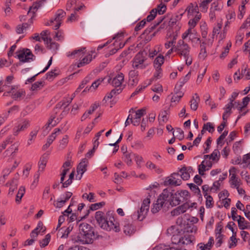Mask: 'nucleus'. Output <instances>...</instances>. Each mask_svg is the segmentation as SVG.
<instances>
[{
  "label": "nucleus",
  "instance_id": "1",
  "mask_svg": "<svg viewBox=\"0 0 250 250\" xmlns=\"http://www.w3.org/2000/svg\"><path fill=\"white\" fill-rule=\"evenodd\" d=\"M95 219L100 227L107 231L114 230L119 232L121 230L119 223L109 212L105 216L102 211H98L95 213Z\"/></svg>",
  "mask_w": 250,
  "mask_h": 250
},
{
  "label": "nucleus",
  "instance_id": "2",
  "mask_svg": "<svg viewBox=\"0 0 250 250\" xmlns=\"http://www.w3.org/2000/svg\"><path fill=\"white\" fill-rule=\"evenodd\" d=\"M80 233L75 240L82 244L92 243L94 239L98 237L94 232V228L86 223H82L79 226Z\"/></svg>",
  "mask_w": 250,
  "mask_h": 250
},
{
  "label": "nucleus",
  "instance_id": "3",
  "mask_svg": "<svg viewBox=\"0 0 250 250\" xmlns=\"http://www.w3.org/2000/svg\"><path fill=\"white\" fill-rule=\"evenodd\" d=\"M190 49L189 45L183 40H179L174 46V51L179 56L184 58L188 66L192 63V59L190 55Z\"/></svg>",
  "mask_w": 250,
  "mask_h": 250
},
{
  "label": "nucleus",
  "instance_id": "4",
  "mask_svg": "<svg viewBox=\"0 0 250 250\" xmlns=\"http://www.w3.org/2000/svg\"><path fill=\"white\" fill-rule=\"evenodd\" d=\"M172 195L171 192L167 189H164L163 192L159 196L155 203H153L151 211L153 213L158 212L163 206H168L169 199Z\"/></svg>",
  "mask_w": 250,
  "mask_h": 250
},
{
  "label": "nucleus",
  "instance_id": "5",
  "mask_svg": "<svg viewBox=\"0 0 250 250\" xmlns=\"http://www.w3.org/2000/svg\"><path fill=\"white\" fill-rule=\"evenodd\" d=\"M189 197L190 195L188 190L178 191L174 194H172L168 203L172 206H176L181 202H188Z\"/></svg>",
  "mask_w": 250,
  "mask_h": 250
},
{
  "label": "nucleus",
  "instance_id": "6",
  "mask_svg": "<svg viewBox=\"0 0 250 250\" xmlns=\"http://www.w3.org/2000/svg\"><path fill=\"white\" fill-rule=\"evenodd\" d=\"M146 56L147 53L145 51L137 53L131 61L132 67L135 70L145 69L147 66V64L145 63L147 60Z\"/></svg>",
  "mask_w": 250,
  "mask_h": 250
},
{
  "label": "nucleus",
  "instance_id": "7",
  "mask_svg": "<svg viewBox=\"0 0 250 250\" xmlns=\"http://www.w3.org/2000/svg\"><path fill=\"white\" fill-rule=\"evenodd\" d=\"M16 53L18 58L23 63L30 62L35 59V56L29 49H23Z\"/></svg>",
  "mask_w": 250,
  "mask_h": 250
},
{
  "label": "nucleus",
  "instance_id": "8",
  "mask_svg": "<svg viewBox=\"0 0 250 250\" xmlns=\"http://www.w3.org/2000/svg\"><path fill=\"white\" fill-rule=\"evenodd\" d=\"M56 115L57 114H55V112H53V113L50 116L47 123L45 125L46 129H47L48 127L51 128L56 125L64 117V116L66 115V112L62 111L61 114L59 115V117L55 120L56 118Z\"/></svg>",
  "mask_w": 250,
  "mask_h": 250
},
{
  "label": "nucleus",
  "instance_id": "9",
  "mask_svg": "<svg viewBox=\"0 0 250 250\" xmlns=\"http://www.w3.org/2000/svg\"><path fill=\"white\" fill-rule=\"evenodd\" d=\"M71 102L72 99H69L68 96L63 98V99L56 105L53 112H55V114H57L60 111V110L62 107H63V111L66 112L67 114L68 109H67L66 108Z\"/></svg>",
  "mask_w": 250,
  "mask_h": 250
},
{
  "label": "nucleus",
  "instance_id": "10",
  "mask_svg": "<svg viewBox=\"0 0 250 250\" xmlns=\"http://www.w3.org/2000/svg\"><path fill=\"white\" fill-rule=\"evenodd\" d=\"M11 95L10 96L14 100L20 101L23 99L26 94L25 91L23 89H18L15 85L11 87Z\"/></svg>",
  "mask_w": 250,
  "mask_h": 250
},
{
  "label": "nucleus",
  "instance_id": "11",
  "mask_svg": "<svg viewBox=\"0 0 250 250\" xmlns=\"http://www.w3.org/2000/svg\"><path fill=\"white\" fill-rule=\"evenodd\" d=\"M20 143L19 141L15 142L11 145L7 149H6L2 153L4 158L12 156L15 157L19 150V147Z\"/></svg>",
  "mask_w": 250,
  "mask_h": 250
},
{
  "label": "nucleus",
  "instance_id": "12",
  "mask_svg": "<svg viewBox=\"0 0 250 250\" xmlns=\"http://www.w3.org/2000/svg\"><path fill=\"white\" fill-rule=\"evenodd\" d=\"M146 114V109L142 108L136 111L135 117L134 119L130 118L131 123L135 126L138 125L140 123L141 118Z\"/></svg>",
  "mask_w": 250,
  "mask_h": 250
},
{
  "label": "nucleus",
  "instance_id": "13",
  "mask_svg": "<svg viewBox=\"0 0 250 250\" xmlns=\"http://www.w3.org/2000/svg\"><path fill=\"white\" fill-rule=\"evenodd\" d=\"M190 208L189 203L188 202L184 203L183 205L178 207L171 211L172 216H178L181 213H185L187 209Z\"/></svg>",
  "mask_w": 250,
  "mask_h": 250
},
{
  "label": "nucleus",
  "instance_id": "14",
  "mask_svg": "<svg viewBox=\"0 0 250 250\" xmlns=\"http://www.w3.org/2000/svg\"><path fill=\"white\" fill-rule=\"evenodd\" d=\"M129 83L132 85H136L139 82V72L135 69L131 70L129 74Z\"/></svg>",
  "mask_w": 250,
  "mask_h": 250
},
{
  "label": "nucleus",
  "instance_id": "15",
  "mask_svg": "<svg viewBox=\"0 0 250 250\" xmlns=\"http://www.w3.org/2000/svg\"><path fill=\"white\" fill-rule=\"evenodd\" d=\"M29 126V122L27 120H24L21 124H19L18 126H15L13 129V134L14 136H17L19 133L24 131Z\"/></svg>",
  "mask_w": 250,
  "mask_h": 250
},
{
  "label": "nucleus",
  "instance_id": "16",
  "mask_svg": "<svg viewBox=\"0 0 250 250\" xmlns=\"http://www.w3.org/2000/svg\"><path fill=\"white\" fill-rule=\"evenodd\" d=\"M85 47H82L79 49H75L72 52L67 53V56L72 59L82 57L85 53Z\"/></svg>",
  "mask_w": 250,
  "mask_h": 250
},
{
  "label": "nucleus",
  "instance_id": "17",
  "mask_svg": "<svg viewBox=\"0 0 250 250\" xmlns=\"http://www.w3.org/2000/svg\"><path fill=\"white\" fill-rule=\"evenodd\" d=\"M124 75L121 72L118 73L112 80L113 86L118 87L121 86L124 81Z\"/></svg>",
  "mask_w": 250,
  "mask_h": 250
},
{
  "label": "nucleus",
  "instance_id": "18",
  "mask_svg": "<svg viewBox=\"0 0 250 250\" xmlns=\"http://www.w3.org/2000/svg\"><path fill=\"white\" fill-rule=\"evenodd\" d=\"M193 169L191 167H182L179 172L181 173L180 176L183 180H188L190 178L189 173L192 171Z\"/></svg>",
  "mask_w": 250,
  "mask_h": 250
},
{
  "label": "nucleus",
  "instance_id": "19",
  "mask_svg": "<svg viewBox=\"0 0 250 250\" xmlns=\"http://www.w3.org/2000/svg\"><path fill=\"white\" fill-rule=\"evenodd\" d=\"M175 175L179 176L180 174L178 173H173L171 176V178H169L165 181V185L175 186L180 185L181 184V181L180 179H176L174 177Z\"/></svg>",
  "mask_w": 250,
  "mask_h": 250
},
{
  "label": "nucleus",
  "instance_id": "20",
  "mask_svg": "<svg viewBox=\"0 0 250 250\" xmlns=\"http://www.w3.org/2000/svg\"><path fill=\"white\" fill-rule=\"evenodd\" d=\"M239 219L237 220L238 226L240 229H250V223L246 221L244 217L238 215Z\"/></svg>",
  "mask_w": 250,
  "mask_h": 250
},
{
  "label": "nucleus",
  "instance_id": "21",
  "mask_svg": "<svg viewBox=\"0 0 250 250\" xmlns=\"http://www.w3.org/2000/svg\"><path fill=\"white\" fill-rule=\"evenodd\" d=\"M170 112L168 109L166 110H161L158 116V120L160 125H164L168 120V116Z\"/></svg>",
  "mask_w": 250,
  "mask_h": 250
},
{
  "label": "nucleus",
  "instance_id": "22",
  "mask_svg": "<svg viewBox=\"0 0 250 250\" xmlns=\"http://www.w3.org/2000/svg\"><path fill=\"white\" fill-rule=\"evenodd\" d=\"M87 164L88 160L86 158H84L82 160L81 163L78 166L77 168L78 174H81L82 175H83V174L86 170Z\"/></svg>",
  "mask_w": 250,
  "mask_h": 250
},
{
  "label": "nucleus",
  "instance_id": "23",
  "mask_svg": "<svg viewBox=\"0 0 250 250\" xmlns=\"http://www.w3.org/2000/svg\"><path fill=\"white\" fill-rule=\"evenodd\" d=\"M66 13L62 9H59L55 14V18L51 19L50 22H62L63 18L65 17Z\"/></svg>",
  "mask_w": 250,
  "mask_h": 250
},
{
  "label": "nucleus",
  "instance_id": "24",
  "mask_svg": "<svg viewBox=\"0 0 250 250\" xmlns=\"http://www.w3.org/2000/svg\"><path fill=\"white\" fill-rule=\"evenodd\" d=\"M195 96H193L191 100L190 101V106L191 110L195 111L197 109L198 104L200 102V97L197 93L195 94Z\"/></svg>",
  "mask_w": 250,
  "mask_h": 250
},
{
  "label": "nucleus",
  "instance_id": "25",
  "mask_svg": "<svg viewBox=\"0 0 250 250\" xmlns=\"http://www.w3.org/2000/svg\"><path fill=\"white\" fill-rule=\"evenodd\" d=\"M48 159V154H43L41 157L40 158V161L39 162V170L38 172L40 170L43 171L44 169L46 163L47 162Z\"/></svg>",
  "mask_w": 250,
  "mask_h": 250
},
{
  "label": "nucleus",
  "instance_id": "26",
  "mask_svg": "<svg viewBox=\"0 0 250 250\" xmlns=\"http://www.w3.org/2000/svg\"><path fill=\"white\" fill-rule=\"evenodd\" d=\"M123 230L124 233L126 234L131 235L134 233L135 229L132 224L125 222L124 225Z\"/></svg>",
  "mask_w": 250,
  "mask_h": 250
},
{
  "label": "nucleus",
  "instance_id": "27",
  "mask_svg": "<svg viewBox=\"0 0 250 250\" xmlns=\"http://www.w3.org/2000/svg\"><path fill=\"white\" fill-rule=\"evenodd\" d=\"M123 37V34L121 33V34H118L117 35H116L115 37H114L113 38V40H116L115 42L114 43V45L116 47H118L117 49H121L122 48L124 47V46H125V42H120L121 41V39L120 38H122Z\"/></svg>",
  "mask_w": 250,
  "mask_h": 250
},
{
  "label": "nucleus",
  "instance_id": "28",
  "mask_svg": "<svg viewBox=\"0 0 250 250\" xmlns=\"http://www.w3.org/2000/svg\"><path fill=\"white\" fill-rule=\"evenodd\" d=\"M92 60V56L91 54H88L86 56H85L82 60H81L79 62L77 63V67H81L83 66H84L87 64H88L89 62H91V61Z\"/></svg>",
  "mask_w": 250,
  "mask_h": 250
},
{
  "label": "nucleus",
  "instance_id": "29",
  "mask_svg": "<svg viewBox=\"0 0 250 250\" xmlns=\"http://www.w3.org/2000/svg\"><path fill=\"white\" fill-rule=\"evenodd\" d=\"M9 185L10 188L9 189V194H13L14 190L17 188L18 186V179L13 178L10 183H6V185L8 186Z\"/></svg>",
  "mask_w": 250,
  "mask_h": 250
},
{
  "label": "nucleus",
  "instance_id": "30",
  "mask_svg": "<svg viewBox=\"0 0 250 250\" xmlns=\"http://www.w3.org/2000/svg\"><path fill=\"white\" fill-rule=\"evenodd\" d=\"M61 130L60 128H55L54 130V132L51 133L50 135L48 136L47 139V143L48 144L51 145L54 140L56 139L57 135L60 134Z\"/></svg>",
  "mask_w": 250,
  "mask_h": 250
},
{
  "label": "nucleus",
  "instance_id": "31",
  "mask_svg": "<svg viewBox=\"0 0 250 250\" xmlns=\"http://www.w3.org/2000/svg\"><path fill=\"white\" fill-rule=\"evenodd\" d=\"M201 18V14L199 12H197L196 15L195 16L194 18L192 19H190L188 21V25L191 28H194L200 20Z\"/></svg>",
  "mask_w": 250,
  "mask_h": 250
},
{
  "label": "nucleus",
  "instance_id": "32",
  "mask_svg": "<svg viewBox=\"0 0 250 250\" xmlns=\"http://www.w3.org/2000/svg\"><path fill=\"white\" fill-rule=\"evenodd\" d=\"M188 185L190 190H191L195 194H196L199 198H202L200 189L197 185H195L193 183L188 184Z\"/></svg>",
  "mask_w": 250,
  "mask_h": 250
},
{
  "label": "nucleus",
  "instance_id": "33",
  "mask_svg": "<svg viewBox=\"0 0 250 250\" xmlns=\"http://www.w3.org/2000/svg\"><path fill=\"white\" fill-rule=\"evenodd\" d=\"M147 213H144V212H142L141 209L138 210L137 212H134L132 215V218L133 219H137L139 221H142L145 218L146 215Z\"/></svg>",
  "mask_w": 250,
  "mask_h": 250
},
{
  "label": "nucleus",
  "instance_id": "34",
  "mask_svg": "<svg viewBox=\"0 0 250 250\" xmlns=\"http://www.w3.org/2000/svg\"><path fill=\"white\" fill-rule=\"evenodd\" d=\"M25 189L24 187L21 186L20 188L16 198V202L17 203L20 204L21 203V198L25 193Z\"/></svg>",
  "mask_w": 250,
  "mask_h": 250
},
{
  "label": "nucleus",
  "instance_id": "35",
  "mask_svg": "<svg viewBox=\"0 0 250 250\" xmlns=\"http://www.w3.org/2000/svg\"><path fill=\"white\" fill-rule=\"evenodd\" d=\"M164 20V18H161L159 20H157V21H155V23L151 25V26L147 28L144 32V34H148L154 30L155 27L158 25Z\"/></svg>",
  "mask_w": 250,
  "mask_h": 250
},
{
  "label": "nucleus",
  "instance_id": "36",
  "mask_svg": "<svg viewBox=\"0 0 250 250\" xmlns=\"http://www.w3.org/2000/svg\"><path fill=\"white\" fill-rule=\"evenodd\" d=\"M229 102L224 107V109L225 110L224 113L230 115L231 113V109L233 107V100L231 98H229Z\"/></svg>",
  "mask_w": 250,
  "mask_h": 250
},
{
  "label": "nucleus",
  "instance_id": "37",
  "mask_svg": "<svg viewBox=\"0 0 250 250\" xmlns=\"http://www.w3.org/2000/svg\"><path fill=\"white\" fill-rule=\"evenodd\" d=\"M164 58L162 55L157 57L154 61V67H160L164 63Z\"/></svg>",
  "mask_w": 250,
  "mask_h": 250
},
{
  "label": "nucleus",
  "instance_id": "38",
  "mask_svg": "<svg viewBox=\"0 0 250 250\" xmlns=\"http://www.w3.org/2000/svg\"><path fill=\"white\" fill-rule=\"evenodd\" d=\"M180 232L178 231L176 234H173L171 237V242L173 244H178L179 243H181V242L182 241L181 239V236L179 234Z\"/></svg>",
  "mask_w": 250,
  "mask_h": 250
},
{
  "label": "nucleus",
  "instance_id": "39",
  "mask_svg": "<svg viewBox=\"0 0 250 250\" xmlns=\"http://www.w3.org/2000/svg\"><path fill=\"white\" fill-rule=\"evenodd\" d=\"M206 206L207 208H212L214 205V201L211 196L207 195L206 197Z\"/></svg>",
  "mask_w": 250,
  "mask_h": 250
},
{
  "label": "nucleus",
  "instance_id": "40",
  "mask_svg": "<svg viewBox=\"0 0 250 250\" xmlns=\"http://www.w3.org/2000/svg\"><path fill=\"white\" fill-rule=\"evenodd\" d=\"M132 155V154L129 152L123 154V157L122 158L128 166H131L132 164V161L131 159Z\"/></svg>",
  "mask_w": 250,
  "mask_h": 250
},
{
  "label": "nucleus",
  "instance_id": "41",
  "mask_svg": "<svg viewBox=\"0 0 250 250\" xmlns=\"http://www.w3.org/2000/svg\"><path fill=\"white\" fill-rule=\"evenodd\" d=\"M209 160L218 161L220 158V152L218 149H215L209 155Z\"/></svg>",
  "mask_w": 250,
  "mask_h": 250
},
{
  "label": "nucleus",
  "instance_id": "42",
  "mask_svg": "<svg viewBox=\"0 0 250 250\" xmlns=\"http://www.w3.org/2000/svg\"><path fill=\"white\" fill-rule=\"evenodd\" d=\"M51 240V235L49 233L46 234L45 236V238L43 239L40 242V246L42 248H44L47 246L50 241Z\"/></svg>",
  "mask_w": 250,
  "mask_h": 250
},
{
  "label": "nucleus",
  "instance_id": "43",
  "mask_svg": "<svg viewBox=\"0 0 250 250\" xmlns=\"http://www.w3.org/2000/svg\"><path fill=\"white\" fill-rule=\"evenodd\" d=\"M190 72H188L184 78L180 79L176 84H178L179 88H181L183 85L189 79Z\"/></svg>",
  "mask_w": 250,
  "mask_h": 250
},
{
  "label": "nucleus",
  "instance_id": "44",
  "mask_svg": "<svg viewBox=\"0 0 250 250\" xmlns=\"http://www.w3.org/2000/svg\"><path fill=\"white\" fill-rule=\"evenodd\" d=\"M47 45L49 49L53 50H58L59 47V44L57 42H52V40L50 38H49L48 44Z\"/></svg>",
  "mask_w": 250,
  "mask_h": 250
},
{
  "label": "nucleus",
  "instance_id": "45",
  "mask_svg": "<svg viewBox=\"0 0 250 250\" xmlns=\"http://www.w3.org/2000/svg\"><path fill=\"white\" fill-rule=\"evenodd\" d=\"M229 183L231 188H238L242 185L241 180L239 178L235 179L232 181H229Z\"/></svg>",
  "mask_w": 250,
  "mask_h": 250
},
{
  "label": "nucleus",
  "instance_id": "46",
  "mask_svg": "<svg viewBox=\"0 0 250 250\" xmlns=\"http://www.w3.org/2000/svg\"><path fill=\"white\" fill-rule=\"evenodd\" d=\"M189 40L193 43H201L200 36L198 35L197 32L189 37Z\"/></svg>",
  "mask_w": 250,
  "mask_h": 250
},
{
  "label": "nucleus",
  "instance_id": "47",
  "mask_svg": "<svg viewBox=\"0 0 250 250\" xmlns=\"http://www.w3.org/2000/svg\"><path fill=\"white\" fill-rule=\"evenodd\" d=\"M155 72L153 74V77L155 79H159L163 76L162 69L160 67H155Z\"/></svg>",
  "mask_w": 250,
  "mask_h": 250
},
{
  "label": "nucleus",
  "instance_id": "48",
  "mask_svg": "<svg viewBox=\"0 0 250 250\" xmlns=\"http://www.w3.org/2000/svg\"><path fill=\"white\" fill-rule=\"evenodd\" d=\"M208 4L209 3L207 2L206 0H203L201 1L199 4V7L200 8L201 11L202 12H206L208 8Z\"/></svg>",
  "mask_w": 250,
  "mask_h": 250
},
{
  "label": "nucleus",
  "instance_id": "49",
  "mask_svg": "<svg viewBox=\"0 0 250 250\" xmlns=\"http://www.w3.org/2000/svg\"><path fill=\"white\" fill-rule=\"evenodd\" d=\"M154 9L157 11V13H158L159 14L162 15L166 12L167 7L166 5L161 3L157 6V8Z\"/></svg>",
  "mask_w": 250,
  "mask_h": 250
},
{
  "label": "nucleus",
  "instance_id": "50",
  "mask_svg": "<svg viewBox=\"0 0 250 250\" xmlns=\"http://www.w3.org/2000/svg\"><path fill=\"white\" fill-rule=\"evenodd\" d=\"M68 143V136L66 135H64L62 139L60 141V147L63 149L67 145Z\"/></svg>",
  "mask_w": 250,
  "mask_h": 250
},
{
  "label": "nucleus",
  "instance_id": "51",
  "mask_svg": "<svg viewBox=\"0 0 250 250\" xmlns=\"http://www.w3.org/2000/svg\"><path fill=\"white\" fill-rule=\"evenodd\" d=\"M43 82L42 81H38L35 82L34 84L32 85L31 89L32 91H35L41 89L43 87Z\"/></svg>",
  "mask_w": 250,
  "mask_h": 250
},
{
  "label": "nucleus",
  "instance_id": "52",
  "mask_svg": "<svg viewBox=\"0 0 250 250\" xmlns=\"http://www.w3.org/2000/svg\"><path fill=\"white\" fill-rule=\"evenodd\" d=\"M203 130H206L210 133H212L214 131V127L211 123L208 122L204 125Z\"/></svg>",
  "mask_w": 250,
  "mask_h": 250
},
{
  "label": "nucleus",
  "instance_id": "53",
  "mask_svg": "<svg viewBox=\"0 0 250 250\" xmlns=\"http://www.w3.org/2000/svg\"><path fill=\"white\" fill-rule=\"evenodd\" d=\"M82 197L83 199H86L90 202H94L95 201L94 199V193L92 192H90L89 194L85 193L83 195Z\"/></svg>",
  "mask_w": 250,
  "mask_h": 250
},
{
  "label": "nucleus",
  "instance_id": "54",
  "mask_svg": "<svg viewBox=\"0 0 250 250\" xmlns=\"http://www.w3.org/2000/svg\"><path fill=\"white\" fill-rule=\"evenodd\" d=\"M104 205L105 203L104 202L91 204V206H90V210L92 211L96 210L101 208Z\"/></svg>",
  "mask_w": 250,
  "mask_h": 250
},
{
  "label": "nucleus",
  "instance_id": "55",
  "mask_svg": "<svg viewBox=\"0 0 250 250\" xmlns=\"http://www.w3.org/2000/svg\"><path fill=\"white\" fill-rule=\"evenodd\" d=\"M205 160L203 161L201 164L198 166V172L200 175H203L204 172L207 170V167L205 166Z\"/></svg>",
  "mask_w": 250,
  "mask_h": 250
},
{
  "label": "nucleus",
  "instance_id": "56",
  "mask_svg": "<svg viewBox=\"0 0 250 250\" xmlns=\"http://www.w3.org/2000/svg\"><path fill=\"white\" fill-rule=\"evenodd\" d=\"M183 14L176 15L170 19L169 22L172 25H173L176 23V22L180 21L182 18Z\"/></svg>",
  "mask_w": 250,
  "mask_h": 250
},
{
  "label": "nucleus",
  "instance_id": "57",
  "mask_svg": "<svg viewBox=\"0 0 250 250\" xmlns=\"http://www.w3.org/2000/svg\"><path fill=\"white\" fill-rule=\"evenodd\" d=\"M146 20L144 19L142 21H140L139 22H138L135 27V31L136 32H138L139 31H140L141 29H142L144 26L145 25H146Z\"/></svg>",
  "mask_w": 250,
  "mask_h": 250
},
{
  "label": "nucleus",
  "instance_id": "58",
  "mask_svg": "<svg viewBox=\"0 0 250 250\" xmlns=\"http://www.w3.org/2000/svg\"><path fill=\"white\" fill-rule=\"evenodd\" d=\"M176 136L180 141L182 140L184 138V131L180 128H177L176 129Z\"/></svg>",
  "mask_w": 250,
  "mask_h": 250
},
{
  "label": "nucleus",
  "instance_id": "59",
  "mask_svg": "<svg viewBox=\"0 0 250 250\" xmlns=\"http://www.w3.org/2000/svg\"><path fill=\"white\" fill-rule=\"evenodd\" d=\"M181 239H182V241L181 242V243L182 245H188L190 244L192 242L191 240V236H188L184 237H182Z\"/></svg>",
  "mask_w": 250,
  "mask_h": 250
},
{
  "label": "nucleus",
  "instance_id": "60",
  "mask_svg": "<svg viewBox=\"0 0 250 250\" xmlns=\"http://www.w3.org/2000/svg\"><path fill=\"white\" fill-rule=\"evenodd\" d=\"M244 37V32L241 31V30H239L236 36V42H239L241 44L242 42L243 38Z\"/></svg>",
  "mask_w": 250,
  "mask_h": 250
},
{
  "label": "nucleus",
  "instance_id": "61",
  "mask_svg": "<svg viewBox=\"0 0 250 250\" xmlns=\"http://www.w3.org/2000/svg\"><path fill=\"white\" fill-rule=\"evenodd\" d=\"M151 90L156 93H161L163 91V86L160 84H155L151 87Z\"/></svg>",
  "mask_w": 250,
  "mask_h": 250
},
{
  "label": "nucleus",
  "instance_id": "62",
  "mask_svg": "<svg viewBox=\"0 0 250 250\" xmlns=\"http://www.w3.org/2000/svg\"><path fill=\"white\" fill-rule=\"evenodd\" d=\"M14 140L15 138L12 135L9 136L1 143V144L6 147L7 145L11 144Z\"/></svg>",
  "mask_w": 250,
  "mask_h": 250
},
{
  "label": "nucleus",
  "instance_id": "63",
  "mask_svg": "<svg viewBox=\"0 0 250 250\" xmlns=\"http://www.w3.org/2000/svg\"><path fill=\"white\" fill-rule=\"evenodd\" d=\"M216 234L217 242L216 243V246L218 247H220L223 243L222 239L224 235L221 233H218Z\"/></svg>",
  "mask_w": 250,
  "mask_h": 250
},
{
  "label": "nucleus",
  "instance_id": "64",
  "mask_svg": "<svg viewBox=\"0 0 250 250\" xmlns=\"http://www.w3.org/2000/svg\"><path fill=\"white\" fill-rule=\"evenodd\" d=\"M157 15V11L154 10L152 9L150 12L149 15H148L146 17V21L148 22H150L151 21H152L156 16Z\"/></svg>",
  "mask_w": 250,
  "mask_h": 250
}]
</instances>
